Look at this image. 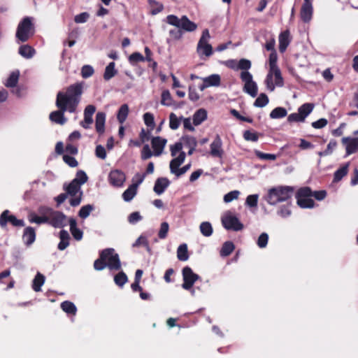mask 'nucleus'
<instances>
[{
    "instance_id": "nucleus-41",
    "label": "nucleus",
    "mask_w": 358,
    "mask_h": 358,
    "mask_svg": "<svg viewBox=\"0 0 358 358\" xmlns=\"http://www.w3.org/2000/svg\"><path fill=\"white\" fill-rule=\"evenodd\" d=\"M61 308L66 313L75 315L77 308L73 303L66 301L61 303Z\"/></svg>"
},
{
    "instance_id": "nucleus-42",
    "label": "nucleus",
    "mask_w": 358,
    "mask_h": 358,
    "mask_svg": "<svg viewBox=\"0 0 358 358\" xmlns=\"http://www.w3.org/2000/svg\"><path fill=\"white\" fill-rule=\"evenodd\" d=\"M268 97L264 93H261L254 102V106L258 108L266 106L268 103Z\"/></svg>"
},
{
    "instance_id": "nucleus-59",
    "label": "nucleus",
    "mask_w": 358,
    "mask_h": 358,
    "mask_svg": "<svg viewBox=\"0 0 358 358\" xmlns=\"http://www.w3.org/2000/svg\"><path fill=\"white\" fill-rule=\"evenodd\" d=\"M278 214L283 218L290 216L292 211L289 207V204L281 206L278 210Z\"/></svg>"
},
{
    "instance_id": "nucleus-35",
    "label": "nucleus",
    "mask_w": 358,
    "mask_h": 358,
    "mask_svg": "<svg viewBox=\"0 0 358 358\" xmlns=\"http://www.w3.org/2000/svg\"><path fill=\"white\" fill-rule=\"evenodd\" d=\"M45 276L41 273L36 274L32 284V288L35 292H40L41 290V287L45 282Z\"/></svg>"
},
{
    "instance_id": "nucleus-7",
    "label": "nucleus",
    "mask_w": 358,
    "mask_h": 358,
    "mask_svg": "<svg viewBox=\"0 0 358 358\" xmlns=\"http://www.w3.org/2000/svg\"><path fill=\"white\" fill-rule=\"evenodd\" d=\"M45 210L42 212L47 215V224L55 228H62L66 226L69 219L62 212L54 210L49 207H47Z\"/></svg>"
},
{
    "instance_id": "nucleus-54",
    "label": "nucleus",
    "mask_w": 358,
    "mask_h": 358,
    "mask_svg": "<svg viewBox=\"0 0 358 358\" xmlns=\"http://www.w3.org/2000/svg\"><path fill=\"white\" fill-rule=\"evenodd\" d=\"M259 195L258 194H251L247 196L245 201V205L250 207H257L258 203Z\"/></svg>"
},
{
    "instance_id": "nucleus-43",
    "label": "nucleus",
    "mask_w": 358,
    "mask_h": 358,
    "mask_svg": "<svg viewBox=\"0 0 358 358\" xmlns=\"http://www.w3.org/2000/svg\"><path fill=\"white\" fill-rule=\"evenodd\" d=\"M234 250V245L231 241H227L224 243L220 255L223 257L229 256Z\"/></svg>"
},
{
    "instance_id": "nucleus-51",
    "label": "nucleus",
    "mask_w": 358,
    "mask_h": 358,
    "mask_svg": "<svg viewBox=\"0 0 358 358\" xmlns=\"http://www.w3.org/2000/svg\"><path fill=\"white\" fill-rule=\"evenodd\" d=\"M251 62L247 59H241L238 62L237 70H243V71H248L251 68Z\"/></svg>"
},
{
    "instance_id": "nucleus-26",
    "label": "nucleus",
    "mask_w": 358,
    "mask_h": 358,
    "mask_svg": "<svg viewBox=\"0 0 358 358\" xmlns=\"http://www.w3.org/2000/svg\"><path fill=\"white\" fill-rule=\"evenodd\" d=\"M69 223L70 225V231L73 237L77 241L81 240L83 234V231L77 227L76 220L71 217L69 220Z\"/></svg>"
},
{
    "instance_id": "nucleus-21",
    "label": "nucleus",
    "mask_w": 358,
    "mask_h": 358,
    "mask_svg": "<svg viewBox=\"0 0 358 358\" xmlns=\"http://www.w3.org/2000/svg\"><path fill=\"white\" fill-rule=\"evenodd\" d=\"M313 12V8L312 1H303V3L301 6L300 13L301 18L303 20V22L306 23L309 22L312 19Z\"/></svg>"
},
{
    "instance_id": "nucleus-56",
    "label": "nucleus",
    "mask_w": 358,
    "mask_h": 358,
    "mask_svg": "<svg viewBox=\"0 0 358 358\" xmlns=\"http://www.w3.org/2000/svg\"><path fill=\"white\" fill-rule=\"evenodd\" d=\"M143 120L145 124L150 128V129H153L155 127V120H154V116L150 113H145L143 115Z\"/></svg>"
},
{
    "instance_id": "nucleus-24",
    "label": "nucleus",
    "mask_w": 358,
    "mask_h": 358,
    "mask_svg": "<svg viewBox=\"0 0 358 358\" xmlns=\"http://www.w3.org/2000/svg\"><path fill=\"white\" fill-rule=\"evenodd\" d=\"M170 184L169 180L166 178H159L157 179L153 188L154 192L158 194H162Z\"/></svg>"
},
{
    "instance_id": "nucleus-20",
    "label": "nucleus",
    "mask_w": 358,
    "mask_h": 358,
    "mask_svg": "<svg viewBox=\"0 0 358 358\" xmlns=\"http://www.w3.org/2000/svg\"><path fill=\"white\" fill-rule=\"evenodd\" d=\"M167 140L160 136L153 137L151 140L152 148L154 151L155 156H159L163 152L166 146Z\"/></svg>"
},
{
    "instance_id": "nucleus-62",
    "label": "nucleus",
    "mask_w": 358,
    "mask_h": 358,
    "mask_svg": "<svg viewBox=\"0 0 358 358\" xmlns=\"http://www.w3.org/2000/svg\"><path fill=\"white\" fill-rule=\"evenodd\" d=\"M107 267V264L105 262L104 259L101 258V253L100 254V257L95 260L94 263V268L96 271H101Z\"/></svg>"
},
{
    "instance_id": "nucleus-3",
    "label": "nucleus",
    "mask_w": 358,
    "mask_h": 358,
    "mask_svg": "<svg viewBox=\"0 0 358 358\" xmlns=\"http://www.w3.org/2000/svg\"><path fill=\"white\" fill-rule=\"evenodd\" d=\"M88 180V177L85 171H78L76 178L68 185H64V189L68 195L72 196L69 203L72 206H77L81 202L83 192L81 185L85 184Z\"/></svg>"
},
{
    "instance_id": "nucleus-19",
    "label": "nucleus",
    "mask_w": 358,
    "mask_h": 358,
    "mask_svg": "<svg viewBox=\"0 0 358 358\" xmlns=\"http://www.w3.org/2000/svg\"><path fill=\"white\" fill-rule=\"evenodd\" d=\"M341 141L345 148L346 155H350L358 151V138L343 137Z\"/></svg>"
},
{
    "instance_id": "nucleus-44",
    "label": "nucleus",
    "mask_w": 358,
    "mask_h": 358,
    "mask_svg": "<svg viewBox=\"0 0 358 358\" xmlns=\"http://www.w3.org/2000/svg\"><path fill=\"white\" fill-rule=\"evenodd\" d=\"M181 141L184 146L187 148H196L197 145L196 139L191 136H185L182 137Z\"/></svg>"
},
{
    "instance_id": "nucleus-25",
    "label": "nucleus",
    "mask_w": 358,
    "mask_h": 358,
    "mask_svg": "<svg viewBox=\"0 0 358 358\" xmlns=\"http://www.w3.org/2000/svg\"><path fill=\"white\" fill-rule=\"evenodd\" d=\"M22 238L26 245H31L36 239V232L34 229L31 227L25 228L24 230Z\"/></svg>"
},
{
    "instance_id": "nucleus-60",
    "label": "nucleus",
    "mask_w": 358,
    "mask_h": 358,
    "mask_svg": "<svg viewBox=\"0 0 358 358\" xmlns=\"http://www.w3.org/2000/svg\"><path fill=\"white\" fill-rule=\"evenodd\" d=\"M240 194L239 191L234 190L226 194L224 196V201L226 203H229L234 199H237Z\"/></svg>"
},
{
    "instance_id": "nucleus-38",
    "label": "nucleus",
    "mask_w": 358,
    "mask_h": 358,
    "mask_svg": "<svg viewBox=\"0 0 358 358\" xmlns=\"http://www.w3.org/2000/svg\"><path fill=\"white\" fill-rule=\"evenodd\" d=\"M129 114V106L127 104H123L120 106L117 118L120 123L122 124L127 119Z\"/></svg>"
},
{
    "instance_id": "nucleus-14",
    "label": "nucleus",
    "mask_w": 358,
    "mask_h": 358,
    "mask_svg": "<svg viewBox=\"0 0 358 358\" xmlns=\"http://www.w3.org/2000/svg\"><path fill=\"white\" fill-rule=\"evenodd\" d=\"M240 77L244 83L243 91L252 97H255L257 95L258 87L257 83L252 79V74L249 71H242Z\"/></svg>"
},
{
    "instance_id": "nucleus-49",
    "label": "nucleus",
    "mask_w": 358,
    "mask_h": 358,
    "mask_svg": "<svg viewBox=\"0 0 358 358\" xmlns=\"http://www.w3.org/2000/svg\"><path fill=\"white\" fill-rule=\"evenodd\" d=\"M145 57L140 52H134L129 57V62L131 64L135 65L138 62H144Z\"/></svg>"
},
{
    "instance_id": "nucleus-29",
    "label": "nucleus",
    "mask_w": 358,
    "mask_h": 358,
    "mask_svg": "<svg viewBox=\"0 0 358 358\" xmlns=\"http://www.w3.org/2000/svg\"><path fill=\"white\" fill-rule=\"evenodd\" d=\"M60 242L58 244L59 250H65L69 245L70 236L67 231L62 230L59 232Z\"/></svg>"
},
{
    "instance_id": "nucleus-30",
    "label": "nucleus",
    "mask_w": 358,
    "mask_h": 358,
    "mask_svg": "<svg viewBox=\"0 0 358 358\" xmlns=\"http://www.w3.org/2000/svg\"><path fill=\"white\" fill-rule=\"evenodd\" d=\"M207 118V111L205 109H199L193 115V124L196 126L201 124Z\"/></svg>"
},
{
    "instance_id": "nucleus-31",
    "label": "nucleus",
    "mask_w": 358,
    "mask_h": 358,
    "mask_svg": "<svg viewBox=\"0 0 358 358\" xmlns=\"http://www.w3.org/2000/svg\"><path fill=\"white\" fill-rule=\"evenodd\" d=\"M136 185H131L122 194L124 201H131L137 194Z\"/></svg>"
},
{
    "instance_id": "nucleus-40",
    "label": "nucleus",
    "mask_w": 358,
    "mask_h": 358,
    "mask_svg": "<svg viewBox=\"0 0 358 358\" xmlns=\"http://www.w3.org/2000/svg\"><path fill=\"white\" fill-rule=\"evenodd\" d=\"M182 120V117H178L177 115L171 113L169 115V127L171 129H177Z\"/></svg>"
},
{
    "instance_id": "nucleus-52",
    "label": "nucleus",
    "mask_w": 358,
    "mask_h": 358,
    "mask_svg": "<svg viewBox=\"0 0 358 358\" xmlns=\"http://www.w3.org/2000/svg\"><path fill=\"white\" fill-rule=\"evenodd\" d=\"M115 282L120 287H122L127 282V276L124 272H120L114 278Z\"/></svg>"
},
{
    "instance_id": "nucleus-27",
    "label": "nucleus",
    "mask_w": 358,
    "mask_h": 358,
    "mask_svg": "<svg viewBox=\"0 0 358 358\" xmlns=\"http://www.w3.org/2000/svg\"><path fill=\"white\" fill-rule=\"evenodd\" d=\"M290 42L288 31L282 32L279 36V50L283 52L287 49Z\"/></svg>"
},
{
    "instance_id": "nucleus-1",
    "label": "nucleus",
    "mask_w": 358,
    "mask_h": 358,
    "mask_svg": "<svg viewBox=\"0 0 358 358\" xmlns=\"http://www.w3.org/2000/svg\"><path fill=\"white\" fill-rule=\"evenodd\" d=\"M83 94V84L75 83L67 87L65 92H59L57 94L56 106L58 110L50 114V120L57 124L63 125L66 122L64 113H75L80 101Z\"/></svg>"
},
{
    "instance_id": "nucleus-64",
    "label": "nucleus",
    "mask_w": 358,
    "mask_h": 358,
    "mask_svg": "<svg viewBox=\"0 0 358 358\" xmlns=\"http://www.w3.org/2000/svg\"><path fill=\"white\" fill-rule=\"evenodd\" d=\"M142 220V216L138 212H133L128 217V221L130 224H136Z\"/></svg>"
},
{
    "instance_id": "nucleus-46",
    "label": "nucleus",
    "mask_w": 358,
    "mask_h": 358,
    "mask_svg": "<svg viewBox=\"0 0 358 358\" xmlns=\"http://www.w3.org/2000/svg\"><path fill=\"white\" fill-rule=\"evenodd\" d=\"M348 170V164L338 169L334 173V181L341 180L347 173Z\"/></svg>"
},
{
    "instance_id": "nucleus-17",
    "label": "nucleus",
    "mask_w": 358,
    "mask_h": 358,
    "mask_svg": "<svg viewBox=\"0 0 358 358\" xmlns=\"http://www.w3.org/2000/svg\"><path fill=\"white\" fill-rule=\"evenodd\" d=\"M108 180L110 185L116 187H120L126 180V176L123 171L115 169L112 170L108 175Z\"/></svg>"
},
{
    "instance_id": "nucleus-33",
    "label": "nucleus",
    "mask_w": 358,
    "mask_h": 358,
    "mask_svg": "<svg viewBox=\"0 0 358 358\" xmlns=\"http://www.w3.org/2000/svg\"><path fill=\"white\" fill-rule=\"evenodd\" d=\"M203 82H206L208 87H218L221 83L220 76L218 74H212L208 77L202 78Z\"/></svg>"
},
{
    "instance_id": "nucleus-39",
    "label": "nucleus",
    "mask_w": 358,
    "mask_h": 358,
    "mask_svg": "<svg viewBox=\"0 0 358 358\" xmlns=\"http://www.w3.org/2000/svg\"><path fill=\"white\" fill-rule=\"evenodd\" d=\"M287 114V111L285 108L277 107L271 112L269 116L271 119H279L285 117Z\"/></svg>"
},
{
    "instance_id": "nucleus-10",
    "label": "nucleus",
    "mask_w": 358,
    "mask_h": 358,
    "mask_svg": "<svg viewBox=\"0 0 358 358\" xmlns=\"http://www.w3.org/2000/svg\"><path fill=\"white\" fill-rule=\"evenodd\" d=\"M221 221L222 226L227 230L238 231H241L244 227L238 217L230 211L226 212L222 216Z\"/></svg>"
},
{
    "instance_id": "nucleus-13",
    "label": "nucleus",
    "mask_w": 358,
    "mask_h": 358,
    "mask_svg": "<svg viewBox=\"0 0 358 358\" xmlns=\"http://www.w3.org/2000/svg\"><path fill=\"white\" fill-rule=\"evenodd\" d=\"M312 191L309 187H303L296 193L297 204L303 208H311L314 206V201L310 198Z\"/></svg>"
},
{
    "instance_id": "nucleus-34",
    "label": "nucleus",
    "mask_w": 358,
    "mask_h": 358,
    "mask_svg": "<svg viewBox=\"0 0 358 358\" xmlns=\"http://www.w3.org/2000/svg\"><path fill=\"white\" fill-rule=\"evenodd\" d=\"M19 54L24 58L30 59L34 55L35 50L29 45H23L19 48Z\"/></svg>"
},
{
    "instance_id": "nucleus-15",
    "label": "nucleus",
    "mask_w": 358,
    "mask_h": 358,
    "mask_svg": "<svg viewBox=\"0 0 358 358\" xmlns=\"http://www.w3.org/2000/svg\"><path fill=\"white\" fill-rule=\"evenodd\" d=\"M183 284L182 287L186 290L190 289L195 281L199 279V275L194 273L192 268L186 266L182 269Z\"/></svg>"
},
{
    "instance_id": "nucleus-61",
    "label": "nucleus",
    "mask_w": 358,
    "mask_h": 358,
    "mask_svg": "<svg viewBox=\"0 0 358 358\" xmlns=\"http://www.w3.org/2000/svg\"><path fill=\"white\" fill-rule=\"evenodd\" d=\"M255 155L261 159L275 160L276 159V155H273V154L264 153L259 150H255Z\"/></svg>"
},
{
    "instance_id": "nucleus-12",
    "label": "nucleus",
    "mask_w": 358,
    "mask_h": 358,
    "mask_svg": "<svg viewBox=\"0 0 358 358\" xmlns=\"http://www.w3.org/2000/svg\"><path fill=\"white\" fill-rule=\"evenodd\" d=\"M313 103H304L298 108L297 113H293L289 115L287 121L289 122H303L305 121L308 115L313 111Z\"/></svg>"
},
{
    "instance_id": "nucleus-53",
    "label": "nucleus",
    "mask_w": 358,
    "mask_h": 358,
    "mask_svg": "<svg viewBox=\"0 0 358 358\" xmlns=\"http://www.w3.org/2000/svg\"><path fill=\"white\" fill-rule=\"evenodd\" d=\"M182 148H183V144H182V141L180 142H177L173 145H171L170 146V151H171V156L173 157L174 158L177 157H176L177 153L178 152L180 153L181 152H182Z\"/></svg>"
},
{
    "instance_id": "nucleus-45",
    "label": "nucleus",
    "mask_w": 358,
    "mask_h": 358,
    "mask_svg": "<svg viewBox=\"0 0 358 358\" xmlns=\"http://www.w3.org/2000/svg\"><path fill=\"white\" fill-rule=\"evenodd\" d=\"M19 76V71H14L11 73V74L6 80V83L5 84L6 86L8 87H15L17 83Z\"/></svg>"
},
{
    "instance_id": "nucleus-36",
    "label": "nucleus",
    "mask_w": 358,
    "mask_h": 358,
    "mask_svg": "<svg viewBox=\"0 0 358 358\" xmlns=\"http://www.w3.org/2000/svg\"><path fill=\"white\" fill-rule=\"evenodd\" d=\"M177 257L180 261H187L189 258L187 245L185 243L179 245L177 250Z\"/></svg>"
},
{
    "instance_id": "nucleus-32",
    "label": "nucleus",
    "mask_w": 358,
    "mask_h": 358,
    "mask_svg": "<svg viewBox=\"0 0 358 358\" xmlns=\"http://www.w3.org/2000/svg\"><path fill=\"white\" fill-rule=\"evenodd\" d=\"M117 73V71L115 69V62H110L105 69L103 78L105 80H109L112 78H113Z\"/></svg>"
},
{
    "instance_id": "nucleus-4",
    "label": "nucleus",
    "mask_w": 358,
    "mask_h": 358,
    "mask_svg": "<svg viewBox=\"0 0 358 358\" xmlns=\"http://www.w3.org/2000/svg\"><path fill=\"white\" fill-rule=\"evenodd\" d=\"M277 61L276 52H271L269 55V71L265 80L266 87L270 92L274 91L275 87H280L284 85V80L277 65Z\"/></svg>"
},
{
    "instance_id": "nucleus-5",
    "label": "nucleus",
    "mask_w": 358,
    "mask_h": 358,
    "mask_svg": "<svg viewBox=\"0 0 358 358\" xmlns=\"http://www.w3.org/2000/svg\"><path fill=\"white\" fill-rule=\"evenodd\" d=\"M294 189L289 186H278L268 190L266 201L270 205H276L278 203L287 201L292 198Z\"/></svg>"
},
{
    "instance_id": "nucleus-50",
    "label": "nucleus",
    "mask_w": 358,
    "mask_h": 358,
    "mask_svg": "<svg viewBox=\"0 0 358 358\" xmlns=\"http://www.w3.org/2000/svg\"><path fill=\"white\" fill-rule=\"evenodd\" d=\"M243 138L248 141L257 142L259 139V134L257 132L246 130L243 133Z\"/></svg>"
},
{
    "instance_id": "nucleus-9",
    "label": "nucleus",
    "mask_w": 358,
    "mask_h": 358,
    "mask_svg": "<svg viewBox=\"0 0 358 358\" xmlns=\"http://www.w3.org/2000/svg\"><path fill=\"white\" fill-rule=\"evenodd\" d=\"M186 155L185 152H181L177 157L173 158L169 164L170 171L174 174L177 178L185 174L191 168V164L189 163L182 168L180 166L185 162Z\"/></svg>"
},
{
    "instance_id": "nucleus-47",
    "label": "nucleus",
    "mask_w": 358,
    "mask_h": 358,
    "mask_svg": "<svg viewBox=\"0 0 358 358\" xmlns=\"http://www.w3.org/2000/svg\"><path fill=\"white\" fill-rule=\"evenodd\" d=\"M93 209H94L93 206H92L90 204H87V205L83 206L80 209L79 213H78V215L81 218L85 219V218H87L90 215V213L93 210Z\"/></svg>"
},
{
    "instance_id": "nucleus-37",
    "label": "nucleus",
    "mask_w": 358,
    "mask_h": 358,
    "mask_svg": "<svg viewBox=\"0 0 358 358\" xmlns=\"http://www.w3.org/2000/svg\"><path fill=\"white\" fill-rule=\"evenodd\" d=\"M199 229L203 236L209 237L213 234V229L209 222H203L199 226Z\"/></svg>"
},
{
    "instance_id": "nucleus-57",
    "label": "nucleus",
    "mask_w": 358,
    "mask_h": 358,
    "mask_svg": "<svg viewBox=\"0 0 358 358\" xmlns=\"http://www.w3.org/2000/svg\"><path fill=\"white\" fill-rule=\"evenodd\" d=\"M268 241V235L264 232L261 234L257 239V244L260 248L266 247Z\"/></svg>"
},
{
    "instance_id": "nucleus-8",
    "label": "nucleus",
    "mask_w": 358,
    "mask_h": 358,
    "mask_svg": "<svg viewBox=\"0 0 358 358\" xmlns=\"http://www.w3.org/2000/svg\"><path fill=\"white\" fill-rule=\"evenodd\" d=\"M210 38L209 31L204 29L196 47V52L201 58L209 57L213 55V47L208 43Z\"/></svg>"
},
{
    "instance_id": "nucleus-11",
    "label": "nucleus",
    "mask_w": 358,
    "mask_h": 358,
    "mask_svg": "<svg viewBox=\"0 0 358 358\" xmlns=\"http://www.w3.org/2000/svg\"><path fill=\"white\" fill-rule=\"evenodd\" d=\"M101 258L105 259L107 267L110 270L117 271L121 268L118 254L113 248H107L101 251Z\"/></svg>"
},
{
    "instance_id": "nucleus-48",
    "label": "nucleus",
    "mask_w": 358,
    "mask_h": 358,
    "mask_svg": "<svg viewBox=\"0 0 358 358\" xmlns=\"http://www.w3.org/2000/svg\"><path fill=\"white\" fill-rule=\"evenodd\" d=\"M161 103L166 106L172 105V97L169 90H164L162 92Z\"/></svg>"
},
{
    "instance_id": "nucleus-16",
    "label": "nucleus",
    "mask_w": 358,
    "mask_h": 358,
    "mask_svg": "<svg viewBox=\"0 0 358 358\" xmlns=\"http://www.w3.org/2000/svg\"><path fill=\"white\" fill-rule=\"evenodd\" d=\"M7 222H10L15 227L24 226V222L22 220L17 219L15 215H10L8 210H4L0 215V226L5 227Z\"/></svg>"
},
{
    "instance_id": "nucleus-23",
    "label": "nucleus",
    "mask_w": 358,
    "mask_h": 358,
    "mask_svg": "<svg viewBox=\"0 0 358 358\" xmlns=\"http://www.w3.org/2000/svg\"><path fill=\"white\" fill-rule=\"evenodd\" d=\"M45 209H47V206H41L38 208V213L40 215H37L34 213H31L29 215V221L31 223H36L38 224H41L44 223H47V215L43 213L42 211H45Z\"/></svg>"
},
{
    "instance_id": "nucleus-18",
    "label": "nucleus",
    "mask_w": 358,
    "mask_h": 358,
    "mask_svg": "<svg viewBox=\"0 0 358 358\" xmlns=\"http://www.w3.org/2000/svg\"><path fill=\"white\" fill-rule=\"evenodd\" d=\"M222 141L219 135H216L210 145V154L213 157L222 158L224 155Z\"/></svg>"
},
{
    "instance_id": "nucleus-58",
    "label": "nucleus",
    "mask_w": 358,
    "mask_h": 358,
    "mask_svg": "<svg viewBox=\"0 0 358 358\" xmlns=\"http://www.w3.org/2000/svg\"><path fill=\"white\" fill-rule=\"evenodd\" d=\"M169 229V224L166 222H162L161 224L160 229L158 233L159 238L161 239H164L167 236Z\"/></svg>"
},
{
    "instance_id": "nucleus-2",
    "label": "nucleus",
    "mask_w": 358,
    "mask_h": 358,
    "mask_svg": "<svg viewBox=\"0 0 358 358\" xmlns=\"http://www.w3.org/2000/svg\"><path fill=\"white\" fill-rule=\"evenodd\" d=\"M166 22L178 29H172L169 31V36L172 40H180L185 31H194L196 29L197 25L189 20L186 15H183L181 18L174 15H169L166 18Z\"/></svg>"
},
{
    "instance_id": "nucleus-63",
    "label": "nucleus",
    "mask_w": 358,
    "mask_h": 358,
    "mask_svg": "<svg viewBox=\"0 0 358 358\" xmlns=\"http://www.w3.org/2000/svg\"><path fill=\"white\" fill-rule=\"evenodd\" d=\"M90 17V14L87 12L81 13L78 15H76L74 17L75 22L80 24V23H85L87 21V20Z\"/></svg>"
},
{
    "instance_id": "nucleus-6",
    "label": "nucleus",
    "mask_w": 358,
    "mask_h": 358,
    "mask_svg": "<svg viewBox=\"0 0 358 358\" xmlns=\"http://www.w3.org/2000/svg\"><path fill=\"white\" fill-rule=\"evenodd\" d=\"M34 34V27L32 18L26 17L18 24L16 31V38L20 42H26Z\"/></svg>"
},
{
    "instance_id": "nucleus-22",
    "label": "nucleus",
    "mask_w": 358,
    "mask_h": 358,
    "mask_svg": "<svg viewBox=\"0 0 358 358\" xmlns=\"http://www.w3.org/2000/svg\"><path fill=\"white\" fill-rule=\"evenodd\" d=\"M96 111V108L93 105H88L84 110V120L81 122L80 124L83 127L87 129L92 123V116Z\"/></svg>"
},
{
    "instance_id": "nucleus-55",
    "label": "nucleus",
    "mask_w": 358,
    "mask_h": 358,
    "mask_svg": "<svg viewBox=\"0 0 358 358\" xmlns=\"http://www.w3.org/2000/svg\"><path fill=\"white\" fill-rule=\"evenodd\" d=\"M94 69L90 65H84L81 69V76L83 78H88L94 74Z\"/></svg>"
},
{
    "instance_id": "nucleus-28",
    "label": "nucleus",
    "mask_w": 358,
    "mask_h": 358,
    "mask_svg": "<svg viewBox=\"0 0 358 358\" xmlns=\"http://www.w3.org/2000/svg\"><path fill=\"white\" fill-rule=\"evenodd\" d=\"M106 115L104 113L99 112L96 115V130L99 134L104 132Z\"/></svg>"
}]
</instances>
